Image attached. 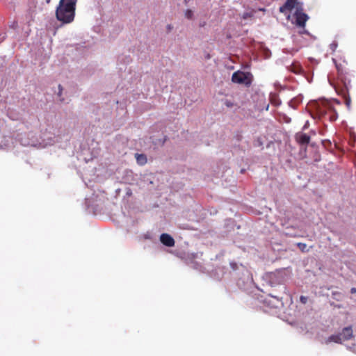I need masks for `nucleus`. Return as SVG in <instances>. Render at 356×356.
<instances>
[{"instance_id": "nucleus-1", "label": "nucleus", "mask_w": 356, "mask_h": 356, "mask_svg": "<svg viewBox=\"0 0 356 356\" xmlns=\"http://www.w3.org/2000/svg\"><path fill=\"white\" fill-rule=\"evenodd\" d=\"M77 0H60L56 9V17L63 24L72 22L75 17Z\"/></svg>"}, {"instance_id": "nucleus-2", "label": "nucleus", "mask_w": 356, "mask_h": 356, "mask_svg": "<svg viewBox=\"0 0 356 356\" xmlns=\"http://www.w3.org/2000/svg\"><path fill=\"white\" fill-rule=\"evenodd\" d=\"M294 8L296 9L295 24L298 26L304 28L309 17L302 12V4L298 0H287L284 5L280 7V12L285 13L287 11H291Z\"/></svg>"}, {"instance_id": "nucleus-3", "label": "nucleus", "mask_w": 356, "mask_h": 356, "mask_svg": "<svg viewBox=\"0 0 356 356\" xmlns=\"http://www.w3.org/2000/svg\"><path fill=\"white\" fill-rule=\"evenodd\" d=\"M353 337L352 326L344 327L339 334H332L325 340V344L331 342L341 343L343 341L350 340Z\"/></svg>"}, {"instance_id": "nucleus-4", "label": "nucleus", "mask_w": 356, "mask_h": 356, "mask_svg": "<svg viewBox=\"0 0 356 356\" xmlns=\"http://www.w3.org/2000/svg\"><path fill=\"white\" fill-rule=\"evenodd\" d=\"M252 76L249 72L237 71L233 73L232 76V82L238 84H243L250 86L252 83Z\"/></svg>"}, {"instance_id": "nucleus-5", "label": "nucleus", "mask_w": 356, "mask_h": 356, "mask_svg": "<svg viewBox=\"0 0 356 356\" xmlns=\"http://www.w3.org/2000/svg\"><path fill=\"white\" fill-rule=\"evenodd\" d=\"M296 140L299 144L307 145L310 142V136L307 134L298 132L296 134Z\"/></svg>"}, {"instance_id": "nucleus-6", "label": "nucleus", "mask_w": 356, "mask_h": 356, "mask_svg": "<svg viewBox=\"0 0 356 356\" xmlns=\"http://www.w3.org/2000/svg\"><path fill=\"white\" fill-rule=\"evenodd\" d=\"M160 241L167 247H173L175 245L174 238L168 234H162L160 236Z\"/></svg>"}, {"instance_id": "nucleus-7", "label": "nucleus", "mask_w": 356, "mask_h": 356, "mask_svg": "<svg viewBox=\"0 0 356 356\" xmlns=\"http://www.w3.org/2000/svg\"><path fill=\"white\" fill-rule=\"evenodd\" d=\"M229 265L233 270H236L239 269V268H241L243 270V271H245L248 274V277H250V273L242 264H238L235 261H231L229 263Z\"/></svg>"}, {"instance_id": "nucleus-8", "label": "nucleus", "mask_w": 356, "mask_h": 356, "mask_svg": "<svg viewBox=\"0 0 356 356\" xmlns=\"http://www.w3.org/2000/svg\"><path fill=\"white\" fill-rule=\"evenodd\" d=\"M136 159L138 164L143 165L147 163V157L143 154H136Z\"/></svg>"}, {"instance_id": "nucleus-9", "label": "nucleus", "mask_w": 356, "mask_h": 356, "mask_svg": "<svg viewBox=\"0 0 356 356\" xmlns=\"http://www.w3.org/2000/svg\"><path fill=\"white\" fill-rule=\"evenodd\" d=\"M185 17L188 19H193V13L191 10H189V9H187L186 11H185Z\"/></svg>"}, {"instance_id": "nucleus-10", "label": "nucleus", "mask_w": 356, "mask_h": 356, "mask_svg": "<svg viewBox=\"0 0 356 356\" xmlns=\"http://www.w3.org/2000/svg\"><path fill=\"white\" fill-rule=\"evenodd\" d=\"M297 246L301 250L302 252L307 251V245L303 243H297Z\"/></svg>"}, {"instance_id": "nucleus-11", "label": "nucleus", "mask_w": 356, "mask_h": 356, "mask_svg": "<svg viewBox=\"0 0 356 356\" xmlns=\"http://www.w3.org/2000/svg\"><path fill=\"white\" fill-rule=\"evenodd\" d=\"M307 297L306 296H301L300 298V301L302 303V304H306L307 302Z\"/></svg>"}, {"instance_id": "nucleus-12", "label": "nucleus", "mask_w": 356, "mask_h": 356, "mask_svg": "<svg viewBox=\"0 0 356 356\" xmlns=\"http://www.w3.org/2000/svg\"><path fill=\"white\" fill-rule=\"evenodd\" d=\"M337 47V44L336 42H332L331 44H330V49L332 50V51H335L336 48Z\"/></svg>"}, {"instance_id": "nucleus-13", "label": "nucleus", "mask_w": 356, "mask_h": 356, "mask_svg": "<svg viewBox=\"0 0 356 356\" xmlns=\"http://www.w3.org/2000/svg\"><path fill=\"white\" fill-rule=\"evenodd\" d=\"M308 126H309V121H307V122H305V125L303 126L302 129H307Z\"/></svg>"}, {"instance_id": "nucleus-14", "label": "nucleus", "mask_w": 356, "mask_h": 356, "mask_svg": "<svg viewBox=\"0 0 356 356\" xmlns=\"http://www.w3.org/2000/svg\"><path fill=\"white\" fill-rule=\"evenodd\" d=\"M350 292H351V293H356V288L353 287V288L350 289Z\"/></svg>"}, {"instance_id": "nucleus-15", "label": "nucleus", "mask_w": 356, "mask_h": 356, "mask_svg": "<svg viewBox=\"0 0 356 356\" xmlns=\"http://www.w3.org/2000/svg\"><path fill=\"white\" fill-rule=\"evenodd\" d=\"M346 104H347L348 106H350V99H348L346 100Z\"/></svg>"}, {"instance_id": "nucleus-16", "label": "nucleus", "mask_w": 356, "mask_h": 356, "mask_svg": "<svg viewBox=\"0 0 356 356\" xmlns=\"http://www.w3.org/2000/svg\"><path fill=\"white\" fill-rule=\"evenodd\" d=\"M280 274V272H277V273H273V274L271 275V277H276V276H278Z\"/></svg>"}, {"instance_id": "nucleus-17", "label": "nucleus", "mask_w": 356, "mask_h": 356, "mask_svg": "<svg viewBox=\"0 0 356 356\" xmlns=\"http://www.w3.org/2000/svg\"><path fill=\"white\" fill-rule=\"evenodd\" d=\"M58 88H59V92H58V95H60V94H61V91H62L63 88H62V87H61V86H60V85H59V86H58Z\"/></svg>"}, {"instance_id": "nucleus-18", "label": "nucleus", "mask_w": 356, "mask_h": 356, "mask_svg": "<svg viewBox=\"0 0 356 356\" xmlns=\"http://www.w3.org/2000/svg\"><path fill=\"white\" fill-rule=\"evenodd\" d=\"M299 33H300V34H302V33H307H307H308V32H307L306 30H303V31L302 30V31H300V32H299Z\"/></svg>"}, {"instance_id": "nucleus-19", "label": "nucleus", "mask_w": 356, "mask_h": 356, "mask_svg": "<svg viewBox=\"0 0 356 356\" xmlns=\"http://www.w3.org/2000/svg\"><path fill=\"white\" fill-rule=\"evenodd\" d=\"M248 16V13L244 14V15H243V18H246Z\"/></svg>"}, {"instance_id": "nucleus-20", "label": "nucleus", "mask_w": 356, "mask_h": 356, "mask_svg": "<svg viewBox=\"0 0 356 356\" xmlns=\"http://www.w3.org/2000/svg\"><path fill=\"white\" fill-rule=\"evenodd\" d=\"M171 29H172L171 26L170 25H168V29L170 30Z\"/></svg>"}, {"instance_id": "nucleus-21", "label": "nucleus", "mask_w": 356, "mask_h": 356, "mask_svg": "<svg viewBox=\"0 0 356 356\" xmlns=\"http://www.w3.org/2000/svg\"><path fill=\"white\" fill-rule=\"evenodd\" d=\"M47 3H50L51 0H45Z\"/></svg>"}, {"instance_id": "nucleus-22", "label": "nucleus", "mask_w": 356, "mask_h": 356, "mask_svg": "<svg viewBox=\"0 0 356 356\" xmlns=\"http://www.w3.org/2000/svg\"><path fill=\"white\" fill-rule=\"evenodd\" d=\"M273 298H277L276 296L270 295Z\"/></svg>"}]
</instances>
